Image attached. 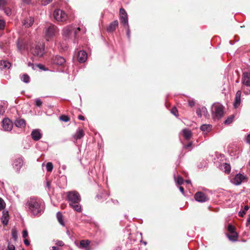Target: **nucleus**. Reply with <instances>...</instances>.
<instances>
[{
  "label": "nucleus",
  "instance_id": "obj_1",
  "mask_svg": "<svg viewBox=\"0 0 250 250\" xmlns=\"http://www.w3.org/2000/svg\"><path fill=\"white\" fill-rule=\"evenodd\" d=\"M25 208L32 215H40L44 210V203L40 199L31 197L25 204Z\"/></svg>",
  "mask_w": 250,
  "mask_h": 250
},
{
  "label": "nucleus",
  "instance_id": "obj_2",
  "mask_svg": "<svg viewBox=\"0 0 250 250\" xmlns=\"http://www.w3.org/2000/svg\"><path fill=\"white\" fill-rule=\"evenodd\" d=\"M70 206L77 212L82 211V208L79 204L81 201V197L79 193L75 191H69L67 195Z\"/></svg>",
  "mask_w": 250,
  "mask_h": 250
},
{
  "label": "nucleus",
  "instance_id": "obj_3",
  "mask_svg": "<svg viewBox=\"0 0 250 250\" xmlns=\"http://www.w3.org/2000/svg\"><path fill=\"white\" fill-rule=\"evenodd\" d=\"M211 111L213 119L219 120L224 115V107L219 103L214 104L212 106Z\"/></svg>",
  "mask_w": 250,
  "mask_h": 250
},
{
  "label": "nucleus",
  "instance_id": "obj_4",
  "mask_svg": "<svg viewBox=\"0 0 250 250\" xmlns=\"http://www.w3.org/2000/svg\"><path fill=\"white\" fill-rule=\"evenodd\" d=\"M58 29L54 25L50 24L44 30V38L46 41H49L58 33Z\"/></svg>",
  "mask_w": 250,
  "mask_h": 250
},
{
  "label": "nucleus",
  "instance_id": "obj_5",
  "mask_svg": "<svg viewBox=\"0 0 250 250\" xmlns=\"http://www.w3.org/2000/svg\"><path fill=\"white\" fill-rule=\"evenodd\" d=\"M32 53L34 56L42 57L44 53V45L42 42H38L35 44L31 50Z\"/></svg>",
  "mask_w": 250,
  "mask_h": 250
},
{
  "label": "nucleus",
  "instance_id": "obj_6",
  "mask_svg": "<svg viewBox=\"0 0 250 250\" xmlns=\"http://www.w3.org/2000/svg\"><path fill=\"white\" fill-rule=\"evenodd\" d=\"M55 19L58 21L63 22L66 21L67 16L66 13L61 9H56L53 13Z\"/></svg>",
  "mask_w": 250,
  "mask_h": 250
},
{
  "label": "nucleus",
  "instance_id": "obj_7",
  "mask_svg": "<svg viewBox=\"0 0 250 250\" xmlns=\"http://www.w3.org/2000/svg\"><path fill=\"white\" fill-rule=\"evenodd\" d=\"M120 21L124 25L128 26L127 15L125 10L122 8L120 10Z\"/></svg>",
  "mask_w": 250,
  "mask_h": 250
},
{
  "label": "nucleus",
  "instance_id": "obj_8",
  "mask_svg": "<svg viewBox=\"0 0 250 250\" xmlns=\"http://www.w3.org/2000/svg\"><path fill=\"white\" fill-rule=\"evenodd\" d=\"M2 128L4 131H11L13 127V123L8 118H4L2 120Z\"/></svg>",
  "mask_w": 250,
  "mask_h": 250
},
{
  "label": "nucleus",
  "instance_id": "obj_9",
  "mask_svg": "<svg viewBox=\"0 0 250 250\" xmlns=\"http://www.w3.org/2000/svg\"><path fill=\"white\" fill-rule=\"evenodd\" d=\"M195 200L199 202H205L208 200L207 196L202 192L198 191L194 195Z\"/></svg>",
  "mask_w": 250,
  "mask_h": 250
},
{
  "label": "nucleus",
  "instance_id": "obj_10",
  "mask_svg": "<svg viewBox=\"0 0 250 250\" xmlns=\"http://www.w3.org/2000/svg\"><path fill=\"white\" fill-rule=\"evenodd\" d=\"M90 241L88 240H82L79 244L77 241L75 242V244L80 249H83L85 250H90L89 246Z\"/></svg>",
  "mask_w": 250,
  "mask_h": 250
},
{
  "label": "nucleus",
  "instance_id": "obj_11",
  "mask_svg": "<svg viewBox=\"0 0 250 250\" xmlns=\"http://www.w3.org/2000/svg\"><path fill=\"white\" fill-rule=\"evenodd\" d=\"M23 165V159L22 157H19L14 160L13 167L15 170L19 171Z\"/></svg>",
  "mask_w": 250,
  "mask_h": 250
},
{
  "label": "nucleus",
  "instance_id": "obj_12",
  "mask_svg": "<svg viewBox=\"0 0 250 250\" xmlns=\"http://www.w3.org/2000/svg\"><path fill=\"white\" fill-rule=\"evenodd\" d=\"M52 62L54 64L58 65H62L65 62V59L60 56H55L52 59Z\"/></svg>",
  "mask_w": 250,
  "mask_h": 250
},
{
  "label": "nucleus",
  "instance_id": "obj_13",
  "mask_svg": "<svg viewBox=\"0 0 250 250\" xmlns=\"http://www.w3.org/2000/svg\"><path fill=\"white\" fill-rule=\"evenodd\" d=\"M245 176L241 174H237L235 176L233 183L236 185H240L242 182L245 180Z\"/></svg>",
  "mask_w": 250,
  "mask_h": 250
},
{
  "label": "nucleus",
  "instance_id": "obj_14",
  "mask_svg": "<svg viewBox=\"0 0 250 250\" xmlns=\"http://www.w3.org/2000/svg\"><path fill=\"white\" fill-rule=\"evenodd\" d=\"M9 220V215L8 211L3 210L2 211V215L1 217L2 223L4 226H7Z\"/></svg>",
  "mask_w": 250,
  "mask_h": 250
},
{
  "label": "nucleus",
  "instance_id": "obj_15",
  "mask_svg": "<svg viewBox=\"0 0 250 250\" xmlns=\"http://www.w3.org/2000/svg\"><path fill=\"white\" fill-rule=\"evenodd\" d=\"M196 114L199 117H201L202 115H204L206 117L209 116L208 110L205 106L197 108L196 110Z\"/></svg>",
  "mask_w": 250,
  "mask_h": 250
},
{
  "label": "nucleus",
  "instance_id": "obj_16",
  "mask_svg": "<svg viewBox=\"0 0 250 250\" xmlns=\"http://www.w3.org/2000/svg\"><path fill=\"white\" fill-rule=\"evenodd\" d=\"M31 135L32 137V138L34 141H38L42 137V134L40 132V130L38 129H34L32 131Z\"/></svg>",
  "mask_w": 250,
  "mask_h": 250
},
{
  "label": "nucleus",
  "instance_id": "obj_17",
  "mask_svg": "<svg viewBox=\"0 0 250 250\" xmlns=\"http://www.w3.org/2000/svg\"><path fill=\"white\" fill-rule=\"evenodd\" d=\"M73 29L74 27L72 26H68L64 27L63 29V35L66 38L69 37L73 33Z\"/></svg>",
  "mask_w": 250,
  "mask_h": 250
},
{
  "label": "nucleus",
  "instance_id": "obj_18",
  "mask_svg": "<svg viewBox=\"0 0 250 250\" xmlns=\"http://www.w3.org/2000/svg\"><path fill=\"white\" fill-rule=\"evenodd\" d=\"M87 55L84 51H80L78 54V60L80 62H84L87 59Z\"/></svg>",
  "mask_w": 250,
  "mask_h": 250
},
{
  "label": "nucleus",
  "instance_id": "obj_19",
  "mask_svg": "<svg viewBox=\"0 0 250 250\" xmlns=\"http://www.w3.org/2000/svg\"><path fill=\"white\" fill-rule=\"evenodd\" d=\"M17 47L18 50L22 52L27 49V45L22 41L18 40L17 42Z\"/></svg>",
  "mask_w": 250,
  "mask_h": 250
},
{
  "label": "nucleus",
  "instance_id": "obj_20",
  "mask_svg": "<svg viewBox=\"0 0 250 250\" xmlns=\"http://www.w3.org/2000/svg\"><path fill=\"white\" fill-rule=\"evenodd\" d=\"M242 83L247 86H250V73L245 72L243 74Z\"/></svg>",
  "mask_w": 250,
  "mask_h": 250
},
{
  "label": "nucleus",
  "instance_id": "obj_21",
  "mask_svg": "<svg viewBox=\"0 0 250 250\" xmlns=\"http://www.w3.org/2000/svg\"><path fill=\"white\" fill-rule=\"evenodd\" d=\"M241 92L240 90H238L235 95V101L234 102V106L235 108H237L240 105L241 103Z\"/></svg>",
  "mask_w": 250,
  "mask_h": 250
},
{
  "label": "nucleus",
  "instance_id": "obj_22",
  "mask_svg": "<svg viewBox=\"0 0 250 250\" xmlns=\"http://www.w3.org/2000/svg\"><path fill=\"white\" fill-rule=\"evenodd\" d=\"M84 135V133L82 129L79 128L75 134L73 135V137L75 140L80 139Z\"/></svg>",
  "mask_w": 250,
  "mask_h": 250
},
{
  "label": "nucleus",
  "instance_id": "obj_23",
  "mask_svg": "<svg viewBox=\"0 0 250 250\" xmlns=\"http://www.w3.org/2000/svg\"><path fill=\"white\" fill-rule=\"evenodd\" d=\"M118 21L116 20L112 22L107 28V31L109 32H113L118 26Z\"/></svg>",
  "mask_w": 250,
  "mask_h": 250
},
{
  "label": "nucleus",
  "instance_id": "obj_24",
  "mask_svg": "<svg viewBox=\"0 0 250 250\" xmlns=\"http://www.w3.org/2000/svg\"><path fill=\"white\" fill-rule=\"evenodd\" d=\"M34 21V18L32 17H29V18H27L22 22L23 24L25 26V27H30Z\"/></svg>",
  "mask_w": 250,
  "mask_h": 250
},
{
  "label": "nucleus",
  "instance_id": "obj_25",
  "mask_svg": "<svg viewBox=\"0 0 250 250\" xmlns=\"http://www.w3.org/2000/svg\"><path fill=\"white\" fill-rule=\"evenodd\" d=\"M15 125L18 127H23L25 125V121L24 120L20 119L16 120L15 122Z\"/></svg>",
  "mask_w": 250,
  "mask_h": 250
},
{
  "label": "nucleus",
  "instance_id": "obj_26",
  "mask_svg": "<svg viewBox=\"0 0 250 250\" xmlns=\"http://www.w3.org/2000/svg\"><path fill=\"white\" fill-rule=\"evenodd\" d=\"M182 132L184 137L186 139L188 140L191 138L192 136V133L190 130L188 129H184L182 130Z\"/></svg>",
  "mask_w": 250,
  "mask_h": 250
},
{
  "label": "nucleus",
  "instance_id": "obj_27",
  "mask_svg": "<svg viewBox=\"0 0 250 250\" xmlns=\"http://www.w3.org/2000/svg\"><path fill=\"white\" fill-rule=\"evenodd\" d=\"M221 168L222 170L224 171V172L226 173H229L230 171V166L229 164L227 163H223L221 166Z\"/></svg>",
  "mask_w": 250,
  "mask_h": 250
},
{
  "label": "nucleus",
  "instance_id": "obj_28",
  "mask_svg": "<svg viewBox=\"0 0 250 250\" xmlns=\"http://www.w3.org/2000/svg\"><path fill=\"white\" fill-rule=\"evenodd\" d=\"M11 66V64L8 62L6 61H1L0 62V68H9Z\"/></svg>",
  "mask_w": 250,
  "mask_h": 250
},
{
  "label": "nucleus",
  "instance_id": "obj_29",
  "mask_svg": "<svg viewBox=\"0 0 250 250\" xmlns=\"http://www.w3.org/2000/svg\"><path fill=\"white\" fill-rule=\"evenodd\" d=\"M227 236L229 240L232 241H236L238 237V235L236 232L227 234Z\"/></svg>",
  "mask_w": 250,
  "mask_h": 250
},
{
  "label": "nucleus",
  "instance_id": "obj_30",
  "mask_svg": "<svg viewBox=\"0 0 250 250\" xmlns=\"http://www.w3.org/2000/svg\"><path fill=\"white\" fill-rule=\"evenodd\" d=\"M200 129L204 132H209L211 129V125H203L201 126Z\"/></svg>",
  "mask_w": 250,
  "mask_h": 250
},
{
  "label": "nucleus",
  "instance_id": "obj_31",
  "mask_svg": "<svg viewBox=\"0 0 250 250\" xmlns=\"http://www.w3.org/2000/svg\"><path fill=\"white\" fill-rule=\"evenodd\" d=\"M57 218L60 224L62 226H64V223L63 220V216L60 212H57Z\"/></svg>",
  "mask_w": 250,
  "mask_h": 250
},
{
  "label": "nucleus",
  "instance_id": "obj_32",
  "mask_svg": "<svg viewBox=\"0 0 250 250\" xmlns=\"http://www.w3.org/2000/svg\"><path fill=\"white\" fill-rule=\"evenodd\" d=\"M82 31L83 33H85L86 32V29L83 27L81 28L80 27H78L77 28H74L73 30V33L74 34V35L75 37L76 36L77 34L80 31Z\"/></svg>",
  "mask_w": 250,
  "mask_h": 250
},
{
  "label": "nucleus",
  "instance_id": "obj_33",
  "mask_svg": "<svg viewBox=\"0 0 250 250\" xmlns=\"http://www.w3.org/2000/svg\"><path fill=\"white\" fill-rule=\"evenodd\" d=\"M22 81L25 83H28L30 82V77L27 74H23L21 77Z\"/></svg>",
  "mask_w": 250,
  "mask_h": 250
},
{
  "label": "nucleus",
  "instance_id": "obj_34",
  "mask_svg": "<svg viewBox=\"0 0 250 250\" xmlns=\"http://www.w3.org/2000/svg\"><path fill=\"white\" fill-rule=\"evenodd\" d=\"M46 170L48 172H51L53 168V166L52 163L51 162L47 163L46 165Z\"/></svg>",
  "mask_w": 250,
  "mask_h": 250
},
{
  "label": "nucleus",
  "instance_id": "obj_35",
  "mask_svg": "<svg viewBox=\"0 0 250 250\" xmlns=\"http://www.w3.org/2000/svg\"><path fill=\"white\" fill-rule=\"evenodd\" d=\"M234 117L233 115H231L225 121L224 123L225 124H230L232 122Z\"/></svg>",
  "mask_w": 250,
  "mask_h": 250
},
{
  "label": "nucleus",
  "instance_id": "obj_36",
  "mask_svg": "<svg viewBox=\"0 0 250 250\" xmlns=\"http://www.w3.org/2000/svg\"><path fill=\"white\" fill-rule=\"evenodd\" d=\"M60 119L64 122H67L70 120V118L66 115H62L60 117Z\"/></svg>",
  "mask_w": 250,
  "mask_h": 250
},
{
  "label": "nucleus",
  "instance_id": "obj_37",
  "mask_svg": "<svg viewBox=\"0 0 250 250\" xmlns=\"http://www.w3.org/2000/svg\"><path fill=\"white\" fill-rule=\"evenodd\" d=\"M249 207L248 206H245L244 208V210L242 211H240L239 212V216L243 217V215L246 213V211L249 209Z\"/></svg>",
  "mask_w": 250,
  "mask_h": 250
},
{
  "label": "nucleus",
  "instance_id": "obj_38",
  "mask_svg": "<svg viewBox=\"0 0 250 250\" xmlns=\"http://www.w3.org/2000/svg\"><path fill=\"white\" fill-rule=\"evenodd\" d=\"M175 181L177 184H178L179 185H181L183 183L184 180L181 176H179L177 177V180H175Z\"/></svg>",
  "mask_w": 250,
  "mask_h": 250
},
{
  "label": "nucleus",
  "instance_id": "obj_39",
  "mask_svg": "<svg viewBox=\"0 0 250 250\" xmlns=\"http://www.w3.org/2000/svg\"><path fill=\"white\" fill-rule=\"evenodd\" d=\"M12 236L15 240H17L18 237V233L17 231L14 229H12Z\"/></svg>",
  "mask_w": 250,
  "mask_h": 250
},
{
  "label": "nucleus",
  "instance_id": "obj_40",
  "mask_svg": "<svg viewBox=\"0 0 250 250\" xmlns=\"http://www.w3.org/2000/svg\"><path fill=\"white\" fill-rule=\"evenodd\" d=\"M35 103L36 105L39 107L41 106L42 104V101L39 98L36 99L35 100Z\"/></svg>",
  "mask_w": 250,
  "mask_h": 250
},
{
  "label": "nucleus",
  "instance_id": "obj_41",
  "mask_svg": "<svg viewBox=\"0 0 250 250\" xmlns=\"http://www.w3.org/2000/svg\"><path fill=\"white\" fill-rule=\"evenodd\" d=\"M234 230H235V229L232 225L229 224L228 226V230L229 232L230 233L235 232V231H234Z\"/></svg>",
  "mask_w": 250,
  "mask_h": 250
},
{
  "label": "nucleus",
  "instance_id": "obj_42",
  "mask_svg": "<svg viewBox=\"0 0 250 250\" xmlns=\"http://www.w3.org/2000/svg\"><path fill=\"white\" fill-rule=\"evenodd\" d=\"M5 204L3 200L0 198V210L3 209L5 208Z\"/></svg>",
  "mask_w": 250,
  "mask_h": 250
},
{
  "label": "nucleus",
  "instance_id": "obj_43",
  "mask_svg": "<svg viewBox=\"0 0 250 250\" xmlns=\"http://www.w3.org/2000/svg\"><path fill=\"white\" fill-rule=\"evenodd\" d=\"M52 1V0H42L41 2L42 5L45 6L50 3Z\"/></svg>",
  "mask_w": 250,
  "mask_h": 250
},
{
  "label": "nucleus",
  "instance_id": "obj_44",
  "mask_svg": "<svg viewBox=\"0 0 250 250\" xmlns=\"http://www.w3.org/2000/svg\"><path fill=\"white\" fill-rule=\"evenodd\" d=\"M171 113L175 115V116H178V110L176 107H173L171 110Z\"/></svg>",
  "mask_w": 250,
  "mask_h": 250
},
{
  "label": "nucleus",
  "instance_id": "obj_45",
  "mask_svg": "<svg viewBox=\"0 0 250 250\" xmlns=\"http://www.w3.org/2000/svg\"><path fill=\"white\" fill-rule=\"evenodd\" d=\"M5 21L3 20H0V29L2 30L5 27Z\"/></svg>",
  "mask_w": 250,
  "mask_h": 250
},
{
  "label": "nucleus",
  "instance_id": "obj_46",
  "mask_svg": "<svg viewBox=\"0 0 250 250\" xmlns=\"http://www.w3.org/2000/svg\"><path fill=\"white\" fill-rule=\"evenodd\" d=\"M56 244L57 246H60V247L63 246L64 245V243L62 241H61V240H57V241H56Z\"/></svg>",
  "mask_w": 250,
  "mask_h": 250
},
{
  "label": "nucleus",
  "instance_id": "obj_47",
  "mask_svg": "<svg viewBox=\"0 0 250 250\" xmlns=\"http://www.w3.org/2000/svg\"><path fill=\"white\" fill-rule=\"evenodd\" d=\"M7 250H15V247L13 245L9 244L8 245V247H7Z\"/></svg>",
  "mask_w": 250,
  "mask_h": 250
},
{
  "label": "nucleus",
  "instance_id": "obj_48",
  "mask_svg": "<svg viewBox=\"0 0 250 250\" xmlns=\"http://www.w3.org/2000/svg\"><path fill=\"white\" fill-rule=\"evenodd\" d=\"M4 13L6 14V15L9 16L11 14V11L9 8H5Z\"/></svg>",
  "mask_w": 250,
  "mask_h": 250
},
{
  "label": "nucleus",
  "instance_id": "obj_49",
  "mask_svg": "<svg viewBox=\"0 0 250 250\" xmlns=\"http://www.w3.org/2000/svg\"><path fill=\"white\" fill-rule=\"evenodd\" d=\"M5 112L4 109L2 106H0V115H2Z\"/></svg>",
  "mask_w": 250,
  "mask_h": 250
},
{
  "label": "nucleus",
  "instance_id": "obj_50",
  "mask_svg": "<svg viewBox=\"0 0 250 250\" xmlns=\"http://www.w3.org/2000/svg\"><path fill=\"white\" fill-rule=\"evenodd\" d=\"M28 236V232L26 230H24L22 232V237L26 238Z\"/></svg>",
  "mask_w": 250,
  "mask_h": 250
},
{
  "label": "nucleus",
  "instance_id": "obj_51",
  "mask_svg": "<svg viewBox=\"0 0 250 250\" xmlns=\"http://www.w3.org/2000/svg\"><path fill=\"white\" fill-rule=\"evenodd\" d=\"M194 104H195V102L193 101L192 100V101H188V105L190 107L193 106L194 105Z\"/></svg>",
  "mask_w": 250,
  "mask_h": 250
},
{
  "label": "nucleus",
  "instance_id": "obj_52",
  "mask_svg": "<svg viewBox=\"0 0 250 250\" xmlns=\"http://www.w3.org/2000/svg\"><path fill=\"white\" fill-rule=\"evenodd\" d=\"M38 66L40 68V69H42L43 70H45L46 69L44 68V66L42 65V64H38Z\"/></svg>",
  "mask_w": 250,
  "mask_h": 250
},
{
  "label": "nucleus",
  "instance_id": "obj_53",
  "mask_svg": "<svg viewBox=\"0 0 250 250\" xmlns=\"http://www.w3.org/2000/svg\"><path fill=\"white\" fill-rule=\"evenodd\" d=\"M24 243L25 245L26 246H29L30 245L29 241L27 239H25L24 240Z\"/></svg>",
  "mask_w": 250,
  "mask_h": 250
},
{
  "label": "nucleus",
  "instance_id": "obj_54",
  "mask_svg": "<svg viewBox=\"0 0 250 250\" xmlns=\"http://www.w3.org/2000/svg\"><path fill=\"white\" fill-rule=\"evenodd\" d=\"M246 141L248 143L250 144V134L247 136Z\"/></svg>",
  "mask_w": 250,
  "mask_h": 250
},
{
  "label": "nucleus",
  "instance_id": "obj_55",
  "mask_svg": "<svg viewBox=\"0 0 250 250\" xmlns=\"http://www.w3.org/2000/svg\"><path fill=\"white\" fill-rule=\"evenodd\" d=\"M127 36L128 38H130V30L129 29V26H127Z\"/></svg>",
  "mask_w": 250,
  "mask_h": 250
},
{
  "label": "nucleus",
  "instance_id": "obj_56",
  "mask_svg": "<svg viewBox=\"0 0 250 250\" xmlns=\"http://www.w3.org/2000/svg\"><path fill=\"white\" fill-rule=\"evenodd\" d=\"M78 119H79V120H82V121L84 120V117L83 116H82V115H80V116H79V117H78Z\"/></svg>",
  "mask_w": 250,
  "mask_h": 250
},
{
  "label": "nucleus",
  "instance_id": "obj_57",
  "mask_svg": "<svg viewBox=\"0 0 250 250\" xmlns=\"http://www.w3.org/2000/svg\"><path fill=\"white\" fill-rule=\"evenodd\" d=\"M179 189L180 190V191L182 192V194H184V188L182 187H179Z\"/></svg>",
  "mask_w": 250,
  "mask_h": 250
},
{
  "label": "nucleus",
  "instance_id": "obj_58",
  "mask_svg": "<svg viewBox=\"0 0 250 250\" xmlns=\"http://www.w3.org/2000/svg\"><path fill=\"white\" fill-rule=\"evenodd\" d=\"M22 1L26 4H28L30 2L31 0H22Z\"/></svg>",
  "mask_w": 250,
  "mask_h": 250
},
{
  "label": "nucleus",
  "instance_id": "obj_59",
  "mask_svg": "<svg viewBox=\"0 0 250 250\" xmlns=\"http://www.w3.org/2000/svg\"><path fill=\"white\" fill-rule=\"evenodd\" d=\"M244 93H245L247 95L250 94V90H246L244 91Z\"/></svg>",
  "mask_w": 250,
  "mask_h": 250
},
{
  "label": "nucleus",
  "instance_id": "obj_60",
  "mask_svg": "<svg viewBox=\"0 0 250 250\" xmlns=\"http://www.w3.org/2000/svg\"><path fill=\"white\" fill-rule=\"evenodd\" d=\"M191 145H192V143H189L187 145H186L185 146V147L188 148V147H190L191 146Z\"/></svg>",
  "mask_w": 250,
  "mask_h": 250
},
{
  "label": "nucleus",
  "instance_id": "obj_61",
  "mask_svg": "<svg viewBox=\"0 0 250 250\" xmlns=\"http://www.w3.org/2000/svg\"><path fill=\"white\" fill-rule=\"evenodd\" d=\"M59 250V249L55 247V246H53L52 247V250Z\"/></svg>",
  "mask_w": 250,
  "mask_h": 250
},
{
  "label": "nucleus",
  "instance_id": "obj_62",
  "mask_svg": "<svg viewBox=\"0 0 250 250\" xmlns=\"http://www.w3.org/2000/svg\"><path fill=\"white\" fill-rule=\"evenodd\" d=\"M186 182L188 184H189V183H190V181L187 180H186Z\"/></svg>",
  "mask_w": 250,
  "mask_h": 250
},
{
  "label": "nucleus",
  "instance_id": "obj_63",
  "mask_svg": "<svg viewBox=\"0 0 250 250\" xmlns=\"http://www.w3.org/2000/svg\"><path fill=\"white\" fill-rule=\"evenodd\" d=\"M248 222L250 224V217L248 219Z\"/></svg>",
  "mask_w": 250,
  "mask_h": 250
},
{
  "label": "nucleus",
  "instance_id": "obj_64",
  "mask_svg": "<svg viewBox=\"0 0 250 250\" xmlns=\"http://www.w3.org/2000/svg\"><path fill=\"white\" fill-rule=\"evenodd\" d=\"M116 250H121V248H118Z\"/></svg>",
  "mask_w": 250,
  "mask_h": 250
}]
</instances>
